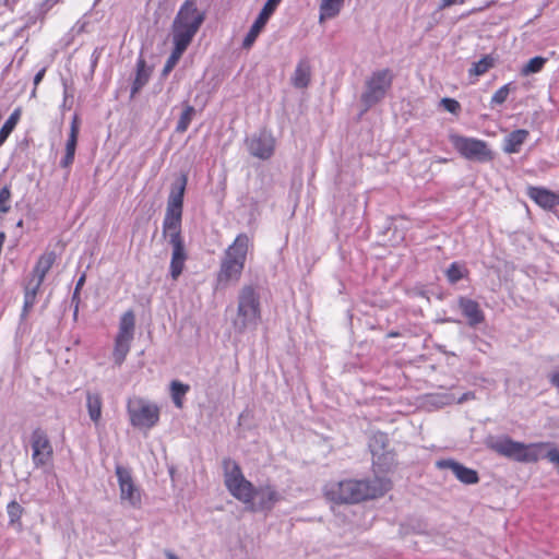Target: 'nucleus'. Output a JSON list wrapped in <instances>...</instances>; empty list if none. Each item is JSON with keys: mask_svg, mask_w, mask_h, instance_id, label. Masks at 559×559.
<instances>
[{"mask_svg": "<svg viewBox=\"0 0 559 559\" xmlns=\"http://www.w3.org/2000/svg\"><path fill=\"white\" fill-rule=\"evenodd\" d=\"M186 185L187 177L182 176L180 183L171 189L163 221V236L168 239L173 248L169 264V274L173 281H177L182 274L188 260V252L181 233Z\"/></svg>", "mask_w": 559, "mask_h": 559, "instance_id": "f257e3e1", "label": "nucleus"}, {"mask_svg": "<svg viewBox=\"0 0 559 559\" xmlns=\"http://www.w3.org/2000/svg\"><path fill=\"white\" fill-rule=\"evenodd\" d=\"M224 485L228 492L240 502L248 506L249 510H271L281 500V495L274 486L264 485L255 488L248 480L240 465L226 457L223 460Z\"/></svg>", "mask_w": 559, "mask_h": 559, "instance_id": "f03ea898", "label": "nucleus"}, {"mask_svg": "<svg viewBox=\"0 0 559 559\" xmlns=\"http://www.w3.org/2000/svg\"><path fill=\"white\" fill-rule=\"evenodd\" d=\"M391 489L392 480L388 477L348 478L325 484L323 496L328 501L335 504H357L381 498Z\"/></svg>", "mask_w": 559, "mask_h": 559, "instance_id": "7ed1b4c3", "label": "nucleus"}, {"mask_svg": "<svg viewBox=\"0 0 559 559\" xmlns=\"http://www.w3.org/2000/svg\"><path fill=\"white\" fill-rule=\"evenodd\" d=\"M204 19V13L197 8V0H185L171 24L174 47L164 66V75L169 74L177 66L203 24Z\"/></svg>", "mask_w": 559, "mask_h": 559, "instance_id": "20e7f679", "label": "nucleus"}, {"mask_svg": "<svg viewBox=\"0 0 559 559\" xmlns=\"http://www.w3.org/2000/svg\"><path fill=\"white\" fill-rule=\"evenodd\" d=\"M488 448L497 454L519 463H537L539 460L546 459L559 473V449L552 442L524 443L515 441L509 436H502L490 440Z\"/></svg>", "mask_w": 559, "mask_h": 559, "instance_id": "39448f33", "label": "nucleus"}, {"mask_svg": "<svg viewBox=\"0 0 559 559\" xmlns=\"http://www.w3.org/2000/svg\"><path fill=\"white\" fill-rule=\"evenodd\" d=\"M253 248L251 237L241 233L225 249L216 275L217 287H227L239 282L246 266L249 251Z\"/></svg>", "mask_w": 559, "mask_h": 559, "instance_id": "423d86ee", "label": "nucleus"}, {"mask_svg": "<svg viewBox=\"0 0 559 559\" xmlns=\"http://www.w3.org/2000/svg\"><path fill=\"white\" fill-rule=\"evenodd\" d=\"M260 295L253 285H245L238 293L236 316L231 321L234 330L242 334L255 329L261 321Z\"/></svg>", "mask_w": 559, "mask_h": 559, "instance_id": "0eeeda50", "label": "nucleus"}, {"mask_svg": "<svg viewBox=\"0 0 559 559\" xmlns=\"http://www.w3.org/2000/svg\"><path fill=\"white\" fill-rule=\"evenodd\" d=\"M58 255L53 250H46L38 257L31 274L23 285V314H27L34 307L45 277L56 263Z\"/></svg>", "mask_w": 559, "mask_h": 559, "instance_id": "6e6552de", "label": "nucleus"}, {"mask_svg": "<svg viewBox=\"0 0 559 559\" xmlns=\"http://www.w3.org/2000/svg\"><path fill=\"white\" fill-rule=\"evenodd\" d=\"M127 412L130 424L139 429L150 430L159 421L160 409L158 405L142 397L129 399Z\"/></svg>", "mask_w": 559, "mask_h": 559, "instance_id": "1a4fd4ad", "label": "nucleus"}, {"mask_svg": "<svg viewBox=\"0 0 559 559\" xmlns=\"http://www.w3.org/2000/svg\"><path fill=\"white\" fill-rule=\"evenodd\" d=\"M135 314L133 310L126 311L119 321L118 333L115 337L112 349V359L116 366H121L130 349L134 338Z\"/></svg>", "mask_w": 559, "mask_h": 559, "instance_id": "9d476101", "label": "nucleus"}, {"mask_svg": "<svg viewBox=\"0 0 559 559\" xmlns=\"http://www.w3.org/2000/svg\"><path fill=\"white\" fill-rule=\"evenodd\" d=\"M450 142L455 151L468 160L480 163L491 162L495 158L493 152L488 143L476 138H468L459 134H451Z\"/></svg>", "mask_w": 559, "mask_h": 559, "instance_id": "9b49d317", "label": "nucleus"}, {"mask_svg": "<svg viewBox=\"0 0 559 559\" xmlns=\"http://www.w3.org/2000/svg\"><path fill=\"white\" fill-rule=\"evenodd\" d=\"M392 82L393 74L389 69L373 72L366 82V91L361 95V102L365 106L369 108L383 99Z\"/></svg>", "mask_w": 559, "mask_h": 559, "instance_id": "f8f14e48", "label": "nucleus"}, {"mask_svg": "<svg viewBox=\"0 0 559 559\" xmlns=\"http://www.w3.org/2000/svg\"><path fill=\"white\" fill-rule=\"evenodd\" d=\"M115 474L119 486V497L122 503H128L132 508H140L142 504V490L135 484L131 469L116 465Z\"/></svg>", "mask_w": 559, "mask_h": 559, "instance_id": "ddd939ff", "label": "nucleus"}, {"mask_svg": "<svg viewBox=\"0 0 559 559\" xmlns=\"http://www.w3.org/2000/svg\"><path fill=\"white\" fill-rule=\"evenodd\" d=\"M32 460L36 467L48 464L53 456L52 444L46 431L36 428L31 435Z\"/></svg>", "mask_w": 559, "mask_h": 559, "instance_id": "4468645a", "label": "nucleus"}, {"mask_svg": "<svg viewBox=\"0 0 559 559\" xmlns=\"http://www.w3.org/2000/svg\"><path fill=\"white\" fill-rule=\"evenodd\" d=\"M251 155L260 159H269L274 154L275 140L271 134L261 132L247 141Z\"/></svg>", "mask_w": 559, "mask_h": 559, "instance_id": "2eb2a0df", "label": "nucleus"}, {"mask_svg": "<svg viewBox=\"0 0 559 559\" xmlns=\"http://www.w3.org/2000/svg\"><path fill=\"white\" fill-rule=\"evenodd\" d=\"M526 194L538 206L546 211H551L559 206V193L554 192L547 188L528 186L526 189Z\"/></svg>", "mask_w": 559, "mask_h": 559, "instance_id": "dca6fc26", "label": "nucleus"}, {"mask_svg": "<svg viewBox=\"0 0 559 559\" xmlns=\"http://www.w3.org/2000/svg\"><path fill=\"white\" fill-rule=\"evenodd\" d=\"M439 468L451 469L455 477L465 485H474L479 481L477 471L466 467L453 460H442L437 463Z\"/></svg>", "mask_w": 559, "mask_h": 559, "instance_id": "f3484780", "label": "nucleus"}, {"mask_svg": "<svg viewBox=\"0 0 559 559\" xmlns=\"http://www.w3.org/2000/svg\"><path fill=\"white\" fill-rule=\"evenodd\" d=\"M457 304L469 326H477L485 321V313L476 300L460 297Z\"/></svg>", "mask_w": 559, "mask_h": 559, "instance_id": "a211bd4d", "label": "nucleus"}, {"mask_svg": "<svg viewBox=\"0 0 559 559\" xmlns=\"http://www.w3.org/2000/svg\"><path fill=\"white\" fill-rule=\"evenodd\" d=\"M79 133L80 120L79 117L75 115L72 119L69 138L66 143V154L63 158L60 160V166L63 168H68L73 164Z\"/></svg>", "mask_w": 559, "mask_h": 559, "instance_id": "6ab92c4d", "label": "nucleus"}, {"mask_svg": "<svg viewBox=\"0 0 559 559\" xmlns=\"http://www.w3.org/2000/svg\"><path fill=\"white\" fill-rule=\"evenodd\" d=\"M530 132L526 129H516L510 132L503 140L502 151L507 154L520 153L522 145L528 140Z\"/></svg>", "mask_w": 559, "mask_h": 559, "instance_id": "aec40b11", "label": "nucleus"}, {"mask_svg": "<svg viewBox=\"0 0 559 559\" xmlns=\"http://www.w3.org/2000/svg\"><path fill=\"white\" fill-rule=\"evenodd\" d=\"M312 67L308 58L298 61L294 74L292 75V84L296 88H306L311 82Z\"/></svg>", "mask_w": 559, "mask_h": 559, "instance_id": "412c9836", "label": "nucleus"}, {"mask_svg": "<svg viewBox=\"0 0 559 559\" xmlns=\"http://www.w3.org/2000/svg\"><path fill=\"white\" fill-rule=\"evenodd\" d=\"M345 0H320L319 4V22L323 23L326 20L336 17L343 7Z\"/></svg>", "mask_w": 559, "mask_h": 559, "instance_id": "4be33fe9", "label": "nucleus"}, {"mask_svg": "<svg viewBox=\"0 0 559 559\" xmlns=\"http://www.w3.org/2000/svg\"><path fill=\"white\" fill-rule=\"evenodd\" d=\"M86 408L91 420L98 425L102 419L103 399L99 393L87 392Z\"/></svg>", "mask_w": 559, "mask_h": 559, "instance_id": "5701e85b", "label": "nucleus"}, {"mask_svg": "<svg viewBox=\"0 0 559 559\" xmlns=\"http://www.w3.org/2000/svg\"><path fill=\"white\" fill-rule=\"evenodd\" d=\"M22 116V108L16 107L0 129V147L15 129Z\"/></svg>", "mask_w": 559, "mask_h": 559, "instance_id": "b1692460", "label": "nucleus"}, {"mask_svg": "<svg viewBox=\"0 0 559 559\" xmlns=\"http://www.w3.org/2000/svg\"><path fill=\"white\" fill-rule=\"evenodd\" d=\"M266 23H267V21L265 19L258 15V17L253 22L252 26L250 27L249 32L247 33L246 37L243 38L242 47L245 49H249L252 47V45L259 37L260 33L265 27Z\"/></svg>", "mask_w": 559, "mask_h": 559, "instance_id": "393cba45", "label": "nucleus"}, {"mask_svg": "<svg viewBox=\"0 0 559 559\" xmlns=\"http://www.w3.org/2000/svg\"><path fill=\"white\" fill-rule=\"evenodd\" d=\"M496 64V59L491 55H485L479 61L475 62L468 70L469 76H480L487 73Z\"/></svg>", "mask_w": 559, "mask_h": 559, "instance_id": "a878e982", "label": "nucleus"}, {"mask_svg": "<svg viewBox=\"0 0 559 559\" xmlns=\"http://www.w3.org/2000/svg\"><path fill=\"white\" fill-rule=\"evenodd\" d=\"M467 275H468V270L464 265H462L457 262L451 263L445 271V276H447L449 283H451V284L457 283L459 281L466 277Z\"/></svg>", "mask_w": 559, "mask_h": 559, "instance_id": "bb28decb", "label": "nucleus"}, {"mask_svg": "<svg viewBox=\"0 0 559 559\" xmlns=\"http://www.w3.org/2000/svg\"><path fill=\"white\" fill-rule=\"evenodd\" d=\"M194 114H195L194 107L189 104H185V108H183V110L179 117L178 123L176 126V131L178 133H183L188 130V128L193 119Z\"/></svg>", "mask_w": 559, "mask_h": 559, "instance_id": "cd10ccee", "label": "nucleus"}, {"mask_svg": "<svg viewBox=\"0 0 559 559\" xmlns=\"http://www.w3.org/2000/svg\"><path fill=\"white\" fill-rule=\"evenodd\" d=\"M190 390V386L188 384H183L177 380H174L170 384V391H171V399L175 403V405L178 408H181L183 405L182 399Z\"/></svg>", "mask_w": 559, "mask_h": 559, "instance_id": "c85d7f7f", "label": "nucleus"}, {"mask_svg": "<svg viewBox=\"0 0 559 559\" xmlns=\"http://www.w3.org/2000/svg\"><path fill=\"white\" fill-rule=\"evenodd\" d=\"M7 512L9 516V523L12 526L17 525L19 527L22 526L21 519L24 513V509L21 507L19 502L15 500L11 501L7 506Z\"/></svg>", "mask_w": 559, "mask_h": 559, "instance_id": "c756f323", "label": "nucleus"}, {"mask_svg": "<svg viewBox=\"0 0 559 559\" xmlns=\"http://www.w3.org/2000/svg\"><path fill=\"white\" fill-rule=\"evenodd\" d=\"M148 81V74L145 71V61L140 59L136 64V76L132 85V93H136L141 90Z\"/></svg>", "mask_w": 559, "mask_h": 559, "instance_id": "7c9ffc66", "label": "nucleus"}, {"mask_svg": "<svg viewBox=\"0 0 559 559\" xmlns=\"http://www.w3.org/2000/svg\"><path fill=\"white\" fill-rule=\"evenodd\" d=\"M547 62V59L540 56L534 57L528 60V62L521 69L522 75H530L533 73H538L543 70Z\"/></svg>", "mask_w": 559, "mask_h": 559, "instance_id": "2f4dec72", "label": "nucleus"}, {"mask_svg": "<svg viewBox=\"0 0 559 559\" xmlns=\"http://www.w3.org/2000/svg\"><path fill=\"white\" fill-rule=\"evenodd\" d=\"M372 465H373L374 471L390 472L392 466L394 465L393 454L388 452V453H383L382 455L374 457Z\"/></svg>", "mask_w": 559, "mask_h": 559, "instance_id": "473e14b6", "label": "nucleus"}, {"mask_svg": "<svg viewBox=\"0 0 559 559\" xmlns=\"http://www.w3.org/2000/svg\"><path fill=\"white\" fill-rule=\"evenodd\" d=\"M514 90H515V87L512 85V83H507V84L502 85L492 95L491 100H490L491 106L493 107L496 105H502L507 100L510 92L514 91Z\"/></svg>", "mask_w": 559, "mask_h": 559, "instance_id": "72a5a7b5", "label": "nucleus"}, {"mask_svg": "<svg viewBox=\"0 0 559 559\" xmlns=\"http://www.w3.org/2000/svg\"><path fill=\"white\" fill-rule=\"evenodd\" d=\"M12 192L10 185H5L0 189V214L4 215L11 210Z\"/></svg>", "mask_w": 559, "mask_h": 559, "instance_id": "f704fd0d", "label": "nucleus"}, {"mask_svg": "<svg viewBox=\"0 0 559 559\" xmlns=\"http://www.w3.org/2000/svg\"><path fill=\"white\" fill-rule=\"evenodd\" d=\"M282 0H267L264 4V7L262 8L261 12H260V16L265 19L266 21L270 20V17L273 15V13L275 12L276 8L278 7V4L281 3Z\"/></svg>", "mask_w": 559, "mask_h": 559, "instance_id": "c9c22d12", "label": "nucleus"}, {"mask_svg": "<svg viewBox=\"0 0 559 559\" xmlns=\"http://www.w3.org/2000/svg\"><path fill=\"white\" fill-rule=\"evenodd\" d=\"M441 105L447 111L454 114V115H456L461 109L460 103L454 98H448V97L442 98Z\"/></svg>", "mask_w": 559, "mask_h": 559, "instance_id": "e433bc0d", "label": "nucleus"}, {"mask_svg": "<svg viewBox=\"0 0 559 559\" xmlns=\"http://www.w3.org/2000/svg\"><path fill=\"white\" fill-rule=\"evenodd\" d=\"M63 0H43L39 8L40 11L46 14L48 11H50L56 4L62 2Z\"/></svg>", "mask_w": 559, "mask_h": 559, "instance_id": "4c0bfd02", "label": "nucleus"}, {"mask_svg": "<svg viewBox=\"0 0 559 559\" xmlns=\"http://www.w3.org/2000/svg\"><path fill=\"white\" fill-rule=\"evenodd\" d=\"M45 73H46V68H43L41 70H39L35 76H34V88L32 91V96H35L36 95V91H37V86L39 85V83L43 81L44 76H45Z\"/></svg>", "mask_w": 559, "mask_h": 559, "instance_id": "58836bf2", "label": "nucleus"}, {"mask_svg": "<svg viewBox=\"0 0 559 559\" xmlns=\"http://www.w3.org/2000/svg\"><path fill=\"white\" fill-rule=\"evenodd\" d=\"M549 382L551 383L552 386H555L556 389L559 390V369L558 370H555L550 376H549Z\"/></svg>", "mask_w": 559, "mask_h": 559, "instance_id": "ea45409f", "label": "nucleus"}, {"mask_svg": "<svg viewBox=\"0 0 559 559\" xmlns=\"http://www.w3.org/2000/svg\"><path fill=\"white\" fill-rule=\"evenodd\" d=\"M464 0H441L440 7L441 8H448L454 4H463Z\"/></svg>", "mask_w": 559, "mask_h": 559, "instance_id": "a19ab883", "label": "nucleus"}, {"mask_svg": "<svg viewBox=\"0 0 559 559\" xmlns=\"http://www.w3.org/2000/svg\"><path fill=\"white\" fill-rule=\"evenodd\" d=\"M85 280H86V275L83 273L80 278L76 282V285H75V293H78L84 285L85 283Z\"/></svg>", "mask_w": 559, "mask_h": 559, "instance_id": "79ce46f5", "label": "nucleus"}, {"mask_svg": "<svg viewBox=\"0 0 559 559\" xmlns=\"http://www.w3.org/2000/svg\"><path fill=\"white\" fill-rule=\"evenodd\" d=\"M165 555L167 559H179L174 552L169 550L165 551Z\"/></svg>", "mask_w": 559, "mask_h": 559, "instance_id": "37998d69", "label": "nucleus"}, {"mask_svg": "<svg viewBox=\"0 0 559 559\" xmlns=\"http://www.w3.org/2000/svg\"><path fill=\"white\" fill-rule=\"evenodd\" d=\"M165 555L167 559H179L174 552L169 550L165 551Z\"/></svg>", "mask_w": 559, "mask_h": 559, "instance_id": "c03bdc74", "label": "nucleus"}]
</instances>
